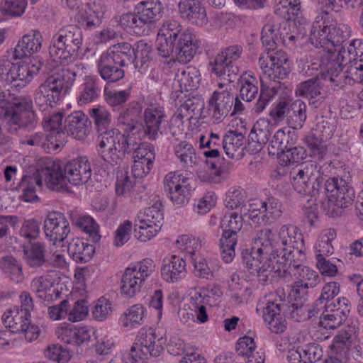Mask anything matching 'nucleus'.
<instances>
[{"instance_id": "f257e3e1", "label": "nucleus", "mask_w": 363, "mask_h": 363, "mask_svg": "<svg viewBox=\"0 0 363 363\" xmlns=\"http://www.w3.org/2000/svg\"><path fill=\"white\" fill-rule=\"evenodd\" d=\"M290 176L294 190L300 194L313 197L322 192L330 203L338 208H346L352 201V193L347 182L342 178H329L321 186L323 178L314 162L298 166Z\"/></svg>"}, {"instance_id": "f03ea898", "label": "nucleus", "mask_w": 363, "mask_h": 363, "mask_svg": "<svg viewBox=\"0 0 363 363\" xmlns=\"http://www.w3.org/2000/svg\"><path fill=\"white\" fill-rule=\"evenodd\" d=\"M157 43L161 57H172L182 64L193 59L199 47L195 35L176 21H168L163 24Z\"/></svg>"}, {"instance_id": "7ed1b4c3", "label": "nucleus", "mask_w": 363, "mask_h": 363, "mask_svg": "<svg viewBox=\"0 0 363 363\" xmlns=\"http://www.w3.org/2000/svg\"><path fill=\"white\" fill-rule=\"evenodd\" d=\"M258 62L262 70V75L260 77L261 89L259 98L252 108L256 114L262 113L269 105L278 92L279 86L277 83L289 73L288 57L283 52L259 57Z\"/></svg>"}, {"instance_id": "20e7f679", "label": "nucleus", "mask_w": 363, "mask_h": 363, "mask_svg": "<svg viewBox=\"0 0 363 363\" xmlns=\"http://www.w3.org/2000/svg\"><path fill=\"white\" fill-rule=\"evenodd\" d=\"M82 43V34L80 28L69 25L60 29L52 38L49 54L55 62H72L77 58Z\"/></svg>"}, {"instance_id": "39448f33", "label": "nucleus", "mask_w": 363, "mask_h": 363, "mask_svg": "<svg viewBox=\"0 0 363 363\" xmlns=\"http://www.w3.org/2000/svg\"><path fill=\"white\" fill-rule=\"evenodd\" d=\"M154 270V262L151 259H144L127 267L121 278V294L127 298L135 297L141 291L146 279Z\"/></svg>"}, {"instance_id": "423d86ee", "label": "nucleus", "mask_w": 363, "mask_h": 363, "mask_svg": "<svg viewBox=\"0 0 363 363\" xmlns=\"http://www.w3.org/2000/svg\"><path fill=\"white\" fill-rule=\"evenodd\" d=\"M3 121L11 134L16 133L18 128L33 129L37 124V118L33 110L32 101L25 98L16 99Z\"/></svg>"}, {"instance_id": "0eeeda50", "label": "nucleus", "mask_w": 363, "mask_h": 363, "mask_svg": "<svg viewBox=\"0 0 363 363\" xmlns=\"http://www.w3.org/2000/svg\"><path fill=\"white\" fill-rule=\"evenodd\" d=\"M42 65V62L35 58H27L16 64L3 59L0 61V77L9 83L21 81L26 84L39 72Z\"/></svg>"}, {"instance_id": "6e6552de", "label": "nucleus", "mask_w": 363, "mask_h": 363, "mask_svg": "<svg viewBox=\"0 0 363 363\" xmlns=\"http://www.w3.org/2000/svg\"><path fill=\"white\" fill-rule=\"evenodd\" d=\"M242 48L238 45L230 46L216 55L210 62L212 72L218 77L229 82H234L240 73L239 68L235 65L241 56Z\"/></svg>"}, {"instance_id": "1a4fd4ad", "label": "nucleus", "mask_w": 363, "mask_h": 363, "mask_svg": "<svg viewBox=\"0 0 363 363\" xmlns=\"http://www.w3.org/2000/svg\"><path fill=\"white\" fill-rule=\"evenodd\" d=\"M176 245L179 249L186 251L189 255L196 277L207 279H211L213 277V272L209 268L206 259L201 255L196 254V251L201 247V242L198 239L190 238L188 235H182L176 241Z\"/></svg>"}, {"instance_id": "9d476101", "label": "nucleus", "mask_w": 363, "mask_h": 363, "mask_svg": "<svg viewBox=\"0 0 363 363\" xmlns=\"http://www.w3.org/2000/svg\"><path fill=\"white\" fill-rule=\"evenodd\" d=\"M277 243L276 232L268 228H262L256 233L250 252L246 258L255 259V263H257V259L276 257Z\"/></svg>"}, {"instance_id": "9b49d317", "label": "nucleus", "mask_w": 363, "mask_h": 363, "mask_svg": "<svg viewBox=\"0 0 363 363\" xmlns=\"http://www.w3.org/2000/svg\"><path fill=\"white\" fill-rule=\"evenodd\" d=\"M223 85L219 84V89L215 90L208 100V110L213 123H221L232 109L234 102L233 94Z\"/></svg>"}, {"instance_id": "f8f14e48", "label": "nucleus", "mask_w": 363, "mask_h": 363, "mask_svg": "<svg viewBox=\"0 0 363 363\" xmlns=\"http://www.w3.org/2000/svg\"><path fill=\"white\" fill-rule=\"evenodd\" d=\"M281 213L280 202L271 197L264 202L257 201L250 203L248 211L244 212V216L248 217L254 223L259 224L265 220L276 219L281 216Z\"/></svg>"}, {"instance_id": "ddd939ff", "label": "nucleus", "mask_w": 363, "mask_h": 363, "mask_svg": "<svg viewBox=\"0 0 363 363\" xmlns=\"http://www.w3.org/2000/svg\"><path fill=\"white\" fill-rule=\"evenodd\" d=\"M275 258L257 259V263H255V259L253 258H245V260L247 268L252 270L251 273H257L259 282L265 284L275 276L287 279V269L277 267L274 262Z\"/></svg>"}, {"instance_id": "4468645a", "label": "nucleus", "mask_w": 363, "mask_h": 363, "mask_svg": "<svg viewBox=\"0 0 363 363\" xmlns=\"http://www.w3.org/2000/svg\"><path fill=\"white\" fill-rule=\"evenodd\" d=\"M44 231L46 238L53 244L61 242L70 233L69 223L63 213L50 212L44 220Z\"/></svg>"}, {"instance_id": "2eb2a0df", "label": "nucleus", "mask_w": 363, "mask_h": 363, "mask_svg": "<svg viewBox=\"0 0 363 363\" xmlns=\"http://www.w3.org/2000/svg\"><path fill=\"white\" fill-rule=\"evenodd\" d=\"M75 77L76 73L69 68L57 67L42 85L60 100L61 95L65 94L72 86Z\"/></svg>"}, {"instance_id": "dca6fc26", "label": "nucleus", "mask_w": 363, "mask_h": 363, "mask_svg": "<svg viewBox=\"0 0 363 363\" xmlns=\"http://www.w3.org/2000/svg\"><path fill=\"white\" fill-rule=\"evenodd\" d=\"M296 96L306 99L309 104L317 108L326 98V92L320 77L311 78L298 84L296 88Z\"/></svg>"}, {"instance_id": "f3484780", "label": "nucleus", "mask_w": 363, "mask_h": 363, "mask_svg": "<svg viewBox=\"0 0 363 363\" xmlns=\"http://www.w3.org/2000/svg\"><path fill=\"white\" fill-rule=\"evenodd\" d=\"M276 258L274 261L277 267H280L281 269H287V279L291 276L292 272L298 270L303 266L306 259L305 246L296 248L284 247L280 253L275 254Z\"/></svg>"}, {"instance_id": "a211bd4d", "label": "nucleus", "mask_w": 363, "mask_h": 363, "mask_svg": "<svg viewBox=\"0 0 363 363\" xmlns=\"http://www.w3.org/2000/svg\"><path fill=\"white\" fill-rule=\"evenodd\" d=\"M360 45V40L357 39L352 40L342 44H338L332 47L329 51L323 53L321 60L325 63V60H333L342 66L352 63L359 60L356 51V45Z\"/></svg>"}, {"instance_id": "6ab92c4d", "label": "nucleus", "mask_w": 363, "mask_h": 363, "mask_svg": "<svg viewBox=\"0 0 363 363\" xmlns=\"http://www.w3.org/2000/svg\"><path fill=\"white\" fill-rule=\"evenodd\" d=\"M91 121L82 111L69 114L64 121L63 131L78 140H84L90 133Z\"/></svg>"}, {"instance_id": "aec40b11", "label": "nucleus", "mask_w": 363, "mask_h": 363, "mask_svg": "<svg viewBox=\"0 0 363 363\" xmlns=\"http://www.w3.org/2000/svg\"><path fill=\"white\" fill-rule=\"evenodd\" d=\"M43 38L41 33L33 29L23 35L18 40L12 53L13 60L29 58L35 53L40 52Z\"/></svg>"}, {"instance_id": "412c9836", "label": "nucleus", "mask_w": 363, "mask_h": 363, "mask_svg": "<svg viewBox=\"0 0 363 363\" xmlns=\"http://www.w3.org/2000/svg\"><path fill=\"white\" fill-rule=\"evenodd\" d=\"M135 145H136L135 135L125 132L122 133L120 131L117 138L114 140L109 152H107L105 161L113 165L121 163L126 154L132 152Z\"/></svg>"}, {"instance_id": "4be33fe9", "label": "nucleus", "mask_w": 363, "mask_h": 363, "mask_svg": "<svg viewBox=\"0 0 363 363\" xmlns=\"http://www.w3.org/2000/svg\"><path fill=\"white\" fill-rule=\"evenodd\" d=\"M143 133L150 140H156L161 133L162 123L165 121L164 108L159 106H151L144 111Z\"/></svg>"}, {"instance_id": "5701e85b", "label": "nucleus", "mask_w": 363, "mask_h": 363, "mask_svg": "<svg viewBox=\"0 0 363 363\" xmlns=\"http://www.w3.org/2000/svg\"><path fill=\"white\" fill-rule=\"evenodd\" d=\"M67 182L73 185L85 184L90 179L91 170L85 157L69 162L64 167Z\"/></svg>"}, {"instance_id": "b1692460", "label": "nucleus", "mask_w": 363, "mask_h": 363, "mask_svg": "<svg viewBox=\"0 0 363 363\" xmlns=\"http://www.w3.org/2000/svg\"><path fill=\"white\" fill-rule=\"evenodd\" d=\"M284 304L268 302L263 311V319L268 329L273 333L280 334L285 331L287 322L281 313Z\"/></svg>"}, {"instance_id": "393cba45", "label": "nucleus", "mask_w": 363, "mask_h": 363, "mask_svg": "<svg viewBox=\"0 0 363 363\" xmlns=\"http://www.w3.org/2000/svg\"><path fill=\"white\" fill-rule=\"evenodd\" d=\"M30 289L38 298L48 303L58 299L62 294L55 281L48 276L34 278L30 283Z\"/></svg>"}, {"instance_id": "a878e982", "label": "nucleus", "mask_w": 363, "mask_h": 363, "mask_svg": "<svg viewBox=\"0 0 363 363\" xmlns=\"http://www.w3.org/2000/svg\"><path fill=\"white\" fill-rule=\"evenodd\" d=\"M101 55L121 67H128L134 63L133 48L126 42L111 45Z\"/></svg>"}, {"instance_id": "bb28decb", "label": "nucleus", "mask_w": 363, "mask_h": 363, "mask_svg": "<svg viewBox=\"0 0 363 363\" xmlns=\"http://www.w3.org/2000/svg\"><path fill=\"white\" fill-rule=\"evenodd\" d=\"M40 179H43L50 188L59 191L66 185L65 173L60 164L48 160L45 166L38 170Z\"/></svg>"}, {"instance_id": "cd10ccee", "label": "nucleus", "mask_w": 363, "mask_h": 363, "mask_svg": "<svg viewBox=\"0 0 363 363\" xmlns=\"http://www.w3.org/2000/svg\"><path fill=\"white\" fill-rule=\"evenodd\" d=\"M178 8L181 16L192 23L203 24L206 21V12L202 0H180Z\"/></svg>"}, {"instance_id": "c85d7f7f", "label": "nucleus", "mask_w": 363, "mask_h": 363, "mask_svg": "<svg viewBox=\"0 0 363 363\" xmlns=\"http://www.w3.org/2000/svg\"><path fill=\"white\" fill-rule=\"evenodd\" d=\"M141 112V104L137 101H132L120 113L118 121L125 125L124 132L135 135L141 131L142 124L138 123Z\"/></svg>"}, {"instance_id": "c756f323", "label": "nucleus", "mask_w": 363, "mask_h": 363, "mask_svg": "<svg viewBox=\"0 0 363 363\" xmlns=\"http://www.w3.org/2000/svg\"><path fill=\"white\" fill-rule=\"evenodd\" d=\"M324 17L322 15H318L313 24L310 34V41L312 45L316 48L323 49V53H325L331 48L330 40V30L328 29V24L324 23Z\"/></svg>"}, {"instance_id": "7c9ffc66", "label": "nucleus", "mask_w": 363, "mask_h": 363, "mask_svg": "<svg viewBox=\"0 0 363 363\" xmlns=\"http://www.w3.org/2000/svg\"><path fill=\"white\" fill-rule=\"evenodd\" d=\"M186 274V262L183 258L173 255L170 259L164 260L161 275L166 281L176 282L185 277Z\"/></svg>"}, {"instance_id": "2f4dec72", "label": "nucleus", "mask_w": 363, "mask_h": 363, "mask_svg": "<svg viewBox=\"0 0 363 363\" xmlns=\"http://www.w3.org/2000/svg\"><path fill=\"white\" fill-rule=\"evenodd\" d=\"M324 23L328 24V29L330 30V40L331 48L338 44H342L347 42V39L350 36V28L342 23H337L336 19L328 15L327 10L323 13Z\"/></svg>"}, {"instance_id": "473e14b6", "label": "nucleus", "mask_w": 363, "mask_h": 363, "mask_svg": "<svg viewBox=\"0 0 363 363\" xmlns=\"http://www.w3.org/2000/svg\"><path fill=\"white\" fill-rule=\"evenodd\" d=\"M135 11L140 13L150 29L162 18L163 7L159 0H147L139 2Z\"/></svg>"}, {"instance_id": "72a5a7b5", "label": "nucleus", "mask_w": 363, "mask_h": 363, "mask_svg": "<svg viewBox=\"0 0 363 363\" xmlns=\"http://www.w3.org/2000/svg\"><path fill=\"white\" fill-rule=\"evenodd\" d=\"M138 336L151 357L160 356L164 350L163 345L166 342L162 336L157 335L155 330L151 328L142 329Z\"/></svg>"}, {"instance_id": "f704fd0d", "label": "nucleus", "mask_w": 363, "mask_h": 363, "mask_svg": "<svg viewBox=\"0 0 363 363\" xmlns=\"http://www.w3.org/2000/svg\"><path fill=\"white\" fill-rule=\"evenodd\" d=\"M70 257L77 263L89 262L95 252L93 245L84 242L79 238L72 239L67 247Z\"/></svg>"}, {"instance_id": "c9c22d12", "label": "nucleus", "mask_w": 363, "mask_h": 363, "mask_svg": "<svg viewBox=\"0 0 363 363\" xmlns=\"http://www.w3.org/2000/svg\"><path fill=\"white\" fill-rule=\"evenodd\" d=\"M120 24L128 32L139 35L147 34L150 30L140 13L135 10L133 13L123 14L120 18Z\"/></svg>"}, {"instance_id": "e433bc0d", "label": "nucleus", "mask_w": 363, "mask_h": 363, "mask_svg": "<svg viewBox=\"0 0 363 363\" xmlns=\"http://www.w3.org/2000/svg\"><path fill=\"white\" fill-rule=\"evenodd\" d=\"M30 315L19 311L17 306L7 310L2 315V321L6 328H9L13 333L21 330L30 321Z\"/></svg>"}, {"instance_id": "4c0bfd02", "label": "nucleus", "mask_w": 363, "mask_h": 363, "mask_svg": "<svg viewBox=\"0 0 363 363\" xmlns=\"http://www.w3.org/2000/svg\"><path fill=\"white\" fill-rule=\"evenodd\" d=\"M42 185V180L37 177L24 175L22 177L16 189L21 193L19 199L25 202L39 201L36 194V186Z\"/></svg>"}, {"instance_id": "58836bf2", "label": "nucleus", "mask_w": 363, "mask_h": 363, "mask_svg": "<svg viewBox=\"0 0 363 363\" xmlns=\"http://www.w3.org/2000/svg\"><path fill=\"white\" fill-rule=\"evenodd\" d=\"M323 307L324 310L321 313L320 323L325 328L335 329L340 326L347 317L346 310L339 311L332 303H325Z\"/></svg>"}, {"instance_id": "ea45409f", "label": "nucleus", "mask_w": 363, "mask_h": 363, "mask_svg": "<svg viewBox=\"0 0 363 363\" xmlns=\"http://www.w3.org/2000/svg\"><path fill=\"white\" fill-rule=\"evenodd\" d=\"M321 65L324 66V70H321L320 78L323 79H328L330 82L339 85L342 83H347V79H351L350 74L347 71L342 72L344 66L336 63L333 60H325V63L321 60Z\"/></svg>"}, {"instance_id": "a19ab883", "label": "nucleus", "mask_w": 363, "mask_h": 363, "mask_svg": "<svg viewBox=\"0 0 363 363\" xmlns=\"http://www.w3.org/2000/svg\"><path fill=\"white\" fill-rule=\"evenodd\" d=\"M97 67L101 77L108 83L116 82L124 77V70L102 55L98 61Z\"/></svg>"}, {"instance_id": "79ce46f5", "label": "nucleus", "mask_w": 363, "mask_h": 363, "mask_svg": "<svg viewBox=\"0 0 363 363\" xmlns=\"http://www.w3.org/2000/svg\"><path fill=\"white\" fill-rule=\"evenodd\" d=\"M24 257L30 267H40L45 263V245L44 242H30L23 249Z\"/></svg>"}, {"instance_id": "37998d69", "label": "nucleus", "mask_w": 363, "mask_h": 363, "mask_svg": "<svg viewBox=\"0 0 363 363\" xmlns=\"http://www.w3.org/2000/svg\"><path fill=\"white\" fill-rule=\"evenodd\" d=\"M91 339V330L86 327H67L62 330L61 340L67 344L81 345Z\"/></svg>"}, {"instance_id": "c03bdc74", "label": "nucleus", "mask_w": 363, "mask_h": 363, "mask_svg": "<svg viewBox=\"0 0 363 363\" xmlns=\"http://www.w3.org/2000/svg\"><path fill=\"white\" fill-rule=\"evenodd\" d=\"M175 81L182 91L196 90L200 81L199 70L194 67H187L176 74Z\"/></svg>"}, {"instance_id": "a18cd8bd", "label": "nucleus", "mask_w": 363, "mask_h": 363, "mask_svg": "<svg viewBox=\"0 0 363 363\" xmlns=\"http://www.w3.org/2000/svg\"><path fill=\"white\" fill-rule=\"evenodd\" d=\"M277 25L274 19L269 18L267 23L263 26L261 33V41L269 52L266 55H262V56H266L267 55H272V53L281 52L277 51L274 52L277 45L280 43V36L278 37L276 30ZM284 53V52H282ZM285 55H286L284 52ZM287 57V55H286Z\"/></svg>"}, {"instance_id": "49530a36", "label": "nucleus", "mask_w": 363, "mask_h": 363, "mask_svg": "<svg viewBox=\"0 0 363 363\" xmlns=\"http://www.w3.org/2000/svg\"><path fill=\"white\" fill-rule=\"evenodd\" d=\"M279 239L285 247H301L304 246L303 236L301 230L292 225H284L279 231Z\"/></svg>"}, {"instance_id": "de8ad7c7", "label": "nucleus", "mask_w": 363, "mask_h": 363, "mask_svg": "<svg viewBox=\"0 0 363 363\" xmlns=\"http://www.w3.org/2000/svg\"><path fill=\"white\" fill-rule=\"evenodd\" d=\"M301 8L300 0H275L274 13L286 21H294Z\"/></svg>"}, {"instance_id": "09e8293b", "label": "nucleus", "mask_w": 363, "mask_h": 363, "mask_svg": "<svg viewBox=\"0 0 363 363\" xmlns=\"http://www.w3.org/2000/svg\"><path fill=\"white\" fill-rule=\"evenodd\" d=\"M287 123L294 129L301 128L306 120V104L301 101H290Z\"/></svg>"}, {"instance_id": "8fccbe9b", "label": "nucleus", "mask_w": 363, "mask_h": 363, "mask_svg": "<svg viewBox=\"0 0 363 363\" xmlns=\"http://www.w3.org/2000/svg\"><path fill=\"white\" fill-rule=\"evenodd\" d=\"M176 157L184 167H192L200 162L199 157L196 153V150L191 145L184 141L174 147Z\"/></svg>"}, {"instance_id": "3c124183", "label": "nucleus", "mask_w": 363, "mask_h": 363, "mask_svg": "<svg viewBox=\"0 0 363 363\" xmlns=\"http://www.w3.org/2000/svg\"><path fill=\"white\" fill-rule=\"evenodd\" d=\"M231 164L228 163L227 166L218 167L215 162L206 160L203 168L208 170L213 171L211 175H207L206 172H198L197 175L199 179L203 182L208 183H219L222 179H225L227 177V169L231 167Z\"/></svg>"}, {"instance_id": "603ef678", "label": "nucleus", "mask_w": 363, "mask_h": 363, "mask_svg": "<svg viewBox=\"0 0 363 363\" xmlns=\"http://www.w3.org/2000/svg\"><path fill=\"white\" fill-rule=\"evenodd\" d=\"M101 93L99 79L87 78L83 84V89L78 99V104L83 106L96 100Z\"/></svg>"}, {"instance_id": "864d4df0", "label": "nucleus", "mask_w": 363, "mask_h": 363, "mask_svg": "<svg viewBox=\"0 0 363 363\" xmlns=\"http://www.w3.org/2000/svg\"><path fill=\"white\" fill-rule=\"evenodd\" d=\"M238 235L228 231H223L220 239V255L223 261L230 263L233 261L235 255V247L237 245Z\"/></svg>"}, {"instance_id": "5fc2aeb1", "label": "nucleus", "mask_w": 363, "mask_h": 363, "mask_svg": "<svg viewBox=\"0 0 363 363\" xmlns=\"http://www.w3.org/2000/svg\"><path fill=\"white\" fill-rule=\"evenodd\" d=\"M89 114L94 121L98 133L111 128V115L104 107L99 106L91 108Z\"/></svg>"}, {"instance_id": "6e6d98bb", "label": "nucleus", "mask_w": 363, "mask_h": 363, "mask_svg": "<svg viewBox=\"0 0 363 363\" xmlns=\"http://www.w3.org/2000/svg\"><path fill=\"white\" fill-rule=\"evenodd\" d=\"M245 137L237 131H228L222 140V147L229 158H233L235 152L244 144Z\"/></svg>"}, {"instance_id": "4d7b16f0", "label": "nucleus", "mask_w": 363, "mask_h": 363, "mask_svg": "<svg viewBox=\"0 0 363 363\" xmlns=\"http://www.w3.org/2000/svg\"><path fill=\"white\" fill-rule=\"evenodd\" d=\"M1 267L4 272L6 274L10 279L16 282H21L23 279L22 266L19 262L12 256H6L1 258L0 261Z\"/></svg>"}, {"instance_id": "13d9d810", "label": "nucleus", "mask_w": 363, "mask_h": 363, "mask_svg": "<svg viewBox=\"0 0 363 363\" xmlns=\"http://www.w3.org/2000/svg\"><path fill=\"white\" fill-rule=\"evenodd\" d=\"M289 135H286L283 129L277 130L268 146L269 154L272 155H281L286 149L292 143L289 140Z\"/></svg>"}, {"instance_id": "bf43d9fd", "label": "nucleus", "mask_w": 363, "mask_h": 363, "mask_svg": "<svg viewBox=\"0 0 363 363\" xmlns=\"http://www.w3.org/2000/svg\"><path fill=\"white\" fill-rule=\"evenodd\" d=\"M335 236L336 233L334 229L324 230L315 246L317 255H320L322 257H325L327 255L333 254L334 248L332 245V241L335 239Z\"/></svg>"}, {"instance_id": "052dcab7", "label": "nucleus", "mask_w": 363, "mask_h": 363, "mask_svg": "<svg viewBox=\"0 0 363 363\" xmlns=\"http://www.w3.org/2000/svg\"><path fill=\"white\" fill-rule=\"evenodd\" d=\"M74 222L79 228L89 235V238L91 242L96 243L100 240L101 235L99 233V225L91 217L79 216Z\"/></svg>"}, {"instance_id": "680f3d73", "label": "nucleus", "mask_w": 363, "mask_h": 363, "mask_svg": "<svg viewBox=\"0 0 363 363\" xmlns=\"http://www.w3.org/2000/svg\"><path fill=\"white\" fill-rule=\"evenodd\" d=\"M245 218H248V217L243 216V213H241L240 215L236 212L225 213L220 223L223 231H228L237 235L242 227Z\"/></svg>"}, {"instance_id": "e2e57ef3", "label": "nucleus", "mask_w": 363, "mask_h": 363, "mask_svg": "<svg viewBox=\"0 0 363 363\" xmlns=\"http://www.w3.org/2000/svg\"><path fill=\"white\" fill-rule=\"evenodd\" d=\"M151 356L145 349V345L140 341L137 336L136 342H134L128 354H124L123 357L128 361V363H140L148 359Z\"/></svg>"}, {"instance_id": "0e129e2a", "label": "nucleus", "mask_w": 363, "mask_h": 363, "mask_svg": "<svg viewBox=\"0 0 363 363\" xmlns=\"http://www.w3.org/2000/svg\"><path fill=\"white\" fill-rule=\"evenodd\" d=\"M133 50L135 68L142 67L151 59L152 46L144 40L137 42Z\"/></svg>"}, {"instance_id": "69168bd1", "label": "nucleus", "mask_w": 363, "mask_h": 363, "mask_svg": "<svg viewBox=\"0 0 363 363\" xmlns=\"http://www.w3.org/2000/svg\"><path fill=\"white\" fill-rule=\"evenodd\" d=\"M119 132L120 130L117 128H110L98 133L97 143L104 160H106V154L109 152L113 143L117 138Z\"/></svg>"}, {"instance_id": "338daca9", "label": "nucleus", "mask_w": 363, "mask_h": 363, "mask_svg": "<svg viewBox=\"0 0 363 363\" xmlns=\"http://www.w3.org/2000/svg\"><path fill=\"white\" fill-rule=\"evenodd\" d=\"M59 99L51 94L48 88H45L42 84L35 91L34 95V101L42 111H47L48 108L53 106V104L58 101Z\"/></svg>"}, {"instance_id": "774afa93", "label": "nucleus", "mask_w": 363, "mask_h": 363, "mask_svg": "<svg viewBox=\"0 0 363 363\" xmlns=\"http://www.w3.org/2000/svg\"><path fill=\"white\" fill-rule=\"evenodd\" d=\"M162 206V205L160 202H155L152 206L145 208L140 219L144 223L161 228L163 220Z\"/></svg>"}]
</instances>
